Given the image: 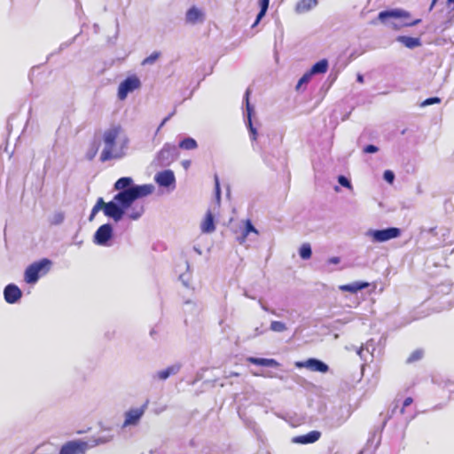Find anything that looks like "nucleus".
I'll return each mask as SVG.
<instances>
[{"label":"nucleus","instance_id":"1","mask_svg":"<svg viewBox=\"0 0 454 454\" xmlns=\"http://www.w3.org/2000/svg\"><path fill=\"white\" fill-rule=\"evenodd\" d=\"M250 94L251 90L247 88L243 98V101L246 105L245 123L249 131V137L253 143L255 142V144H253L254 150L260 153L261 157L268 166L273 167V162L267 155L268 150L265 146L266 139L262 135H258L257 129L253 124L252 117L254 114V107L250 103Z\"/></svg>","mask_w":454,"mask_h":454},{"label":"nucleus","instance_id":"2","mask_svg":"<svg viewBox=\"0 0 454 454\" xmlns=\"http://www.w3.org/2000/svg\"><path fill=\"white\" fill-rule=\"evenodd\" d=\"M155 187L152 184H135L130 176H122L114 184V190L118 191L117 193L129 194V202L131 203L151 195Z\"/></svg>","mask_w":454,"mask_h":454},{"label":"nucleus","instance_id":"3","mask_svg":"<svg viewBox=\"0 0 454 454\" xmlns=\"http://www.w3.org/2000/svg\"><path fill=\"white\" fill-rule=\"evenodd\" d=\"M411 17L409 12L394 8L387 9L379 12L377 20H372L371 24L376 25L377 21H380L385 25L391 27L393 29H399L401 27H413L421 22L420 19L414 20L412 21L404 20L403 22L397 23V20H406Z\"/></svg>","mask_w":454,"mask_h":454},{"label":"nucleus","instance_id":"4","mask_svg":"<svg viewBox=\"0 0 454 454\" xmlns=\"http://www.w3.org/2000/svg\"><path fill=\"white\" fill-rule=\"evenodd\" d=\"M121 131L122 128L120 124H113L104 131L102 139L105 147L100 154V161L106 162L113 159H121L125 156V152L114 150L116 139Z\"/></svg>","mask_w":454,"mask_h":454},{"label":"nucleus","instance_id":"5","mask_svg":"<svg viewBox=\"0 0 454 454\" xmlns=\"http://www.w3.org/2000/svg\"><path fill=\"white\" fill-rule=\"evenodd\" d=\"M129 194L116 193L110 201L105 202L104 215L114 222L119 223L134 204L129 202Z\"/></svg>","mask_w":454,"mask_h":454},{"label":"nucleus","instance_id":"6","mask_svg":"<svg viewBox=\"0 0 454 454\" xmlns=\"http://www.w3.org/2000/svg\"><path fill=\"white\" fill-rule=\"evenodd\" d=\"M52 265V262L48 258H43L29 264L24 272V280L28 285H35L39 278L46 275Z\"/></svg>","mask_w":454,"mask_h":454},{"label":"nucleus","instance_id":"7","mask_svg":"<svg viewBox=\"0 0 454 454\" xmlns=\"http://www.w3.org/2000/svg\"><path fill=\"white\" fill-rule=\"evenodd\" d=\"M402 231L398 227H387L385 229H368L364 237L372 243H384L401 236Z\"/></svg>","mask_w":454,"mask_h":454},{"label":"nucleus","instance_id":"8","mask_svg":"<svg viewBox=\"0 0 454 454\" xmlns=\"http://www.w3.org/2000/svg\"><path fill=\"white\" fill-rule=\"evenodd\" d=\"M114 227L110 223L102 224L93 235L94 244L101 247H111L114 239Z\"/></svg>","mask_w":454,"mask_h":454},{"label":"nucleus","instance_id":"9","mask_svg":"<svg viewBox=\"0 0 454 454\" xmlns=\"http://www.w3.org/2000/svg\"><path fill=\"white\" fill-rule=\"evenodd\" d=\"M140 79L136 74L126 77L118 87L117 97L120 100H124L128 95L141 87Z\"/></svg>","mask_w":454,"mask_h":454},{"label":"nucleus","instance_id":"10","mask_svg":"<svg viewBox=\"0 0 454 454\" xmlns=\"http://www.w3.org/2000/svg\"><path fill=\"white\" fill-rule=\"evenodd\" d=\"M177 155V148L175 145L165 144L157 153V160L161 167L168 166L175 160Z\"/></svg>","mask_w":454,"mask_h":454},{"label":"nucleus","instance_id":"11","mask_svg":"<svg viewBox=\"0 0 454 454\" xmlns=\"http://www.w3.org/2000/svg\"><path fill=\"white\" fill-rule=\"evenodd\" d=\"M148 403L149 400H146L141 407L127 411L124 415L125 419L122 427L137 426L139 423L140 419H142L143 415L145 414Z\"/></svg>","mask_w":454,"mask_h":454},{"label":"nucleus","instance_id":"12","mask_svg":"<svg viewBox=\"0 0 454 454\" xmlns=\"http://www.w3.org/2000/svg\"><path fill=\"white\" fill-rule=\"evenodd\" d=\"M88 449H90L89 442L74 440L65 443L61 447L59 454H85Z\"/></svg>","mask_w":454,"mask_h":454},{"label":"nucleus","instance_id":"13","mask_svg":"<svg viewBox=\"0 0 454 454\" xmlns=\"http://www.w3.org/2000/svg\"><path fill=\"white\" fill-rule=\"evenodd\" d=\"M297 368H307L311 372H317L321 373H326L329 371V366L324 361L310 357L305 361H299L295 363Z\"/></svg>","mask_w":454,"mask_h":454},{"label":"nucleus","instance_id":"14","mask_svg":"<svg viewBox=\"0 0 454 454\" xmlns=\"http://www.w3.org/2000/svg\"><path fill=\"white\" fill-rule=\"evenodd\" d=\"M154 180L159 186L164 188L175 186L176 184L175 174L171 169H165L158 172L154 176Z\"/></svg>","mask_w":454,"mask_h":454},{"label":"nucleus","instance_id":"15","mask_svg":"<svg viewBox=\"0 0 454 454\" xmlns=\"http://www.w3.org/2000/svg\"><path fill=\"white\" fill-rule=\"evenodd\" d=\"M4 297L7 303L15 304L22 297V291L15 284H8L4 289Z\"/></svg>","mask_w":454,"mask_h":454},{"label":"nucleus","instance_id":"16","mask_svg":"<svg viewBox=\"0 0 454 454\" xmlns=\"http://www.w3.org/2000/svg\"><path fill=\"white\" fill-rule=\"evenodd\" d=\"M205 20V12L196 6L190 7L185 13V22L190 25L201 24Z\"/></svg>","mask_w":454,"mask_h":454},{"label":"nucleus","instance_id":"17","mask_svg":"<svg viewBox=\"0 0 454 454\" xmlns=\"http://www.w3.org/2000/svg\"><path fill=\"white\" fill-rule=\"evenodd\" d=\"M321 437V432L318 430H312L305 434L296 435L292 438V442L295 444H311L317 442Z\"/></svg>","mask_w":454,"mask_h":454},{"label":"nucleus","instance_id":"18","mask_svg":"<svg viewBox=\"0 0 454 454\" xmlns=\"http://www.w3.org/2000/svg\"><path fill=\"white\" fill-rule=\"evenodd\" d=\"M181 367H182L181 364H179V363H176L174 364H171V365L168 366L167 368H165V369H163L161 371L157 372L153 375V379H158L160 380H166L170 376H173V375H176V373H178L180 369H181Z\"/></svg>","mask_w":454,"mask_h":454},{"label":"nucleus","instance_id":"19","mask_svg":"<svg viewBox=\"0 0 454 454\" xmlns=\"http://www.w3.org/2000/svg\"><path fill=\"white\" fill-rule=\"evenodd\" d=\"M247 361L252 364L265 367H278L279 365V363L273 358L248 356L247 357Z\"/></svg>","mask_w":454,"mask_h":454},{"label":"nucleus","instance_id":"20","mask_svg":"<svg viewBox=\"0 0 454 454\" xmlns=\"http://www.w3.org/2000/svg\"><path fill=\"white\" fill-rule=\"evenodd\" d=\"M369 286L368 282L356 281L353 283L340 286V290L342 292H348L351 294H356L358 291L364 290Z\"/></svg>","mask_w":454,"mask_h":454},{"label":"nucleus","instance_id":"21","mask_svg":"<svg viewBox=\"0 0 454 454\" xmlns=\"http://www.w3.org/2000/svg\"><path fill=\"white\" fill-rule=\"evenodd\" d=\"M317 4V0H300L296 3L294 10L296 13L302 14L312 10Z\"/></svg>","mask_w":454,"mask_h":454},{"label":"nucleus","instance_id":"22","mask_svg":"<svg viewBox=\"0 0 454 454\" xmlns=\"http://www.w3.org/2000/svg\"><path fill=\"white\" fill-rule=\"evenodd\" d=\"M396 41L401 43L408 49H414L421 45L419 37H412L408 35H398Z\"/></svg>","mask_w":454,"mask_h":454},{"label":"nucleus","instance_id":"23","mask_svg":"<svg viewBox=\"0 0 454 454\" xmlns=\"http://www.w3.org/2000/svg\"><path fill=\"white\" fill-rule=\"evenodd\" d=\"M200 228L203 233H211L215 230V217L210 210L207 212Z\"/></svg>","mask_w":454,"mask_h":454},{"label":"nucleus","instance_id":"24","mask_svg":"<svg viewBox=\"0 0 454 454\" xmlns=\"http://www.w3.org/2000/svg\"><path fill=\"white\" fill-rule=\"evenodd\" d=\"M329 67V62L326 59L316 62L309 69L313 75L325 74Z\"/></svg>","mask_w":454,"mask_h":454},{"label":"nucleus","instance_id":"25","mask_svg":"<svg viewBox=\"0 0 454 454\" xmlns=\"http://www.w3.org/2000/svg\"><path fill=\"white\" fill-rule=\"evenodd\" d=\"M254 232L255 234H258V231L254 226L251 220L247 219L245 222V227L242 231L241 235L238 238L240 244L244 243L246 241L247 237L249 235V233Z\"/></svg>","mask_w":454,"mask_h":454},{"label":"nucleus","instance_id":"26","mask_svg":"<svg viewBox=\"0 0 454 454\" xmlns=\"http://www.w3.org/2000/svg\"><path fill=\"white\" fill-rule=\"evenodd\" d=\"M129 209L130 210L129 212L127 211L126 215L129 219L134 221L138 220L145 212V207L142 205L131 206Z\"/></svg>","mask_w":454,"mask_h":454},{"label":"nucleus","instance_id":"27","mask_svg":"<svg viewBox=\"0 0 454 454\" xmlns=\"http://www.w3.org/2000/svg\"><path fill=\"white\" fill-rule=\"evenodd\" d=\"M184 312L189 313L191 315L196 316L201 310L200 304L192 300H187L184 301Z\"/></svg>","mask_w":454,"mask_h":454},{"label":"nucleus","instance_id":"28","mask_svg":"<svg viewBox=\"0 0 454 454\" xmlns=\"http://www.w3.org/2000/svg\"><path fill=\"white\" fill-rule=\"evenodd\" d=\"M179 147L184 150H194L198 147V143L194 138L187 137L180 141Z\"/></svg>","mask_w":454,"mask_h":454},{"label":"nucleus","instance_id":"29","mask_svg":"<svg viewBox=\"0 0 454 454\" xmlns=\"http://www.w3.org/2000/svg\"><path fill=\"white\" fill-rule=\"evenodd\" d=\"M104 207H105V201H104V199L99 197L98 200H97V202L96 204L93 206L91 211H90V214L89 215V221L91 222L94 220L96 215L100 211L102 210L104 212Z\"/></svg>","mask_w":454,"mask_h":454},{"label":"nucleus","instance_id":"30","mask_svg":"<svg viewBox=\"0 0 454 454\" xmlns=\"http://www.w3.org/2000/svg\"><path fill=\"white\" fill-rule=\"evenodd\" d=\"M299 255L303 260H309L312 255V248L309 243H303L299 248Z\"/></svg>","mask_w":454,"mask_h":454},{"label":"nucleus","instance_id":"31","mask_svg":"<svg viewBox=\"0 0 454 454\" xmlns=\"http://www.w3.org/2000/svg\"><path fill=\"white\" fill-rule=\"evenodd\" d=\"M112 438H113V436H111V435L93 438L92 440L88 441L90 442V448L109 442L112 440Z\"/></svg>","mask_w":454,"mask_h":454},{"label":"nucleus","instance_id":"32","mask_svg":"<svg viewBox=\"0 0 454 454\" xmlns=\"http://www.w3.org/2000/svg\"><path fill=\"white\" fill-rule=\"evenodd\" d=\"M287 329L285 323L280 321H271L270 330L275 333H283Z\"/></svg>","mask_w":454,"mask_h":454},{"label":"nucleus","instance_id":"33","mask_svg":"<svg viewBox=\"0 0 454 454\" xmlns=\"http://www.w3.org/2000/svg\"><path fill=\"white\" fill-rule=\"evenodd\" d=\"M423 356V351L421 349H416L411 353V355L406 359L407 364H411L416 361H419Z\"/></svg>","mask_w":454,"mask_h":454},{"label":"nucleus","instance_id":"34","mask_svg":"<svg viewBox=\"0 0 454 454\" xmlns=\"http://www.w3.org/2000/svg\"><path fill=\"white\" fill-rule=\"evenodd\" d=\"M345 419L341 418H338L336 420L333 417H329L326 419L325 423L330 428H336L340 427L344 423Z\"/></svg>","mask_w":454,"mask_h":454},{"label":"nucleus","instance_id":"35","mask_svg":"<svg viewBox=\"0 0 454 454\" xmlns=\"http://www.w3.org/2000/svg\"><path fill=\"white\" fill-rule=\"evenodd\" d=\"M98 152V145H97L96 143H93L86 153V159L89 160H92L96 157Z\"/></svg>","mask_w":454,"mask_h":454},{"label":"nucleus","instance_id":"36","mask_svg":"<svg viewBox=\"0 0 454 454\" xmlns=\"http://www.w3.org/2000/svg\"><path fill=\"white\" fill-rule=\"evenodd\" d=\"M313 74L310 71H307L298 81L296 88L299 89L302 84H307L312 78Z\"/></svg>","mask_w":454,"mask_h":454},{"label":"nucleus","instance_id":"37","mask_svg":"<svg viewBox=\"0 0 454 454\" xmlns=\"http://www.w3.org/2000/svg\"><path fill=\"white\" fill-rule=\"evenodd\" d=\"M159 57L160 52L154 51L143 60L142 65H152L159 59Z\"/></svg>","mask_w":454,"mask_h":454},{"label":"nucleus","instance_id":"38","mask_svg":"<svg viewBox=\"0 0 454 454\" xmlns=\"http://www.w3.org/2000/svg\"><path fill=\"white\" fill-rule=\"evenodd\" d=\"M442 99L439 97H430L426 98L421 104L420 106L426 107L431 105L441 103Z\"/></svg>","mask_w":454,"mask_h":454},{"label":"nucleus","instance_id":"39","mask_svg":"<svg viewBox=\"0 0 454 454\" xmlns=\"http://www.w3.org/2000/svg\"><path fill=\"white\" fill-rule=\"evenodd\" d=\"M338 183L340 184V185H341L343 187H346L348 189L352 188L350 180L344 175H340L338 176Z\"/></svg>","mask_w":454,"mask_h":454},{"label":"nucleus","instance_id":"40","mask_svg":"<svg viewBox=\"0 0 454 454\" xmlns=\"http://www.w3.org/2000/svg\"><path fill=\"white\" fill-rule=\"evenodd\" d=\"M215 193L217 203H220L221 200V187L218 176H215Z\"/></svg>","mask_w":454,"mask_h":454},{"label":"nucleus","instance_id":"41","mask_svg":"<svg viewBox=\"0 0 454 454\" xmlns=\"http://www.w3.org/2000/svg\"><path fill=\"white\" fill-rule=\"evenodd\" d=\"M383 179L388 184H393L395 180V173L389 169L385 170L383 173Z\"/></svg>","mask_w":454,"mask_h":454},{"label":"nucleus","instance_id":"42","mask_svg":"<svg viewBox=\"0 0 454 454\" xmlns=\"http://www.w3.org/2000/svg\"><path fill=\"white\" fill-rule=\"evenodd\" d=\"M179 280L184 286L188 287L190 285L191 275L189 273H182L179 275Z\"/></svg>","mask_w":454,"mask_h":454},{"label":"nucleus","instance_id":"43","mask_svg":"<svg viewBox=\"0 0 454 454\" xmlns=\"http://www.w3.org/2000/svg\"><path fill=\"white\" fill-rule=\"evenodd\" d=\"M377 152H379V147L374 145H366L363 148L364 153H376Z\"/></svg>","mask_w":454,"mask_h":454},{"label":"nucleus","instance_id":"44","mask_svg":"<svg viewBox=\"0 0 454 454\" xmlns=\"http://www.w3.org/2000/svg\"><path fill=\"white\" fill-rule=\"evenodd\" d=\"M413 403V399L411 397H406L403 401V403H402V407L400 409V413H404V410L405 408H407L408 406L411 405V403Z\"/></svg>","mask_w":454,"mask_h":454},{"label":"nucleus","instance_id":"45","mask_svg":"<svg viewBox=\"0 0 454 454\" xmlns=\"http://www.w3.org/2000/svg\"><path fill=\"white\" fill-rule=\"evenodd\" d=\"M115 27H116V31H115V35L113 38H110L109 39V43L114 44L115 43V41L119 35V31H120V25H119V20L118 19H115Z\"/></svg>","mask_w":454,"mask_h":454},{"label":"nucleus","instance_id":"46","mask_svg":"<svg viewBox=\"0 0 454 454\" xmlns=\"http://www.w3.org/2000/svg\"><path fill=\"white\" fill-rule=\"evenodd\" d=\"M397 408H398V404H397V403H395V407L391 410V414H390L387 418H386V419L383 420L382 425H381V427L380 428V432H379V434H381V432H382L383 428L385 427V426H386V424H387V419H389V418H390V417H391V416L395 412V410H396Z\"/></svg>","mask_w":454,"mask_h":454},{"label":"nucleus","instance_id":"47","mask_svg":"<svg viewBox=\"0 0 454 454\" xmlns=\"http://www.w3.org/2000/svg\"><path fill=\"white\" fill-rule=\"evenodd\" d=\"M267 11H268L267 9H261L260 8V11H259V12L256 15V21L257 22H260L262 20V19L265 16Z\"/></svg>","mask_w":454,"mask_h":454},{"label":"nucleus","instance_id":"48","mask_svg":"<svg viewBox=\"0 0 454 454\" xmlns=\"http://www.w3.org/2000/svg\"><path fill=\"white\" fill-rule=\"evenodd\" d=\"M128 144H129V138L124 137L121 141V147L118 151L125 152V149H127V147H128Z\"/></svg>","mask_w":454,"mask_h":454},{"label":"nucleus","instance_id":"49","mask_svg":"<svg viewBox=\"0 0 454 454\" xmlns=\"http://www.w3.org/2000/svg\"><path fill=\"white\" fill-rule=\"evenodd\" d=\"M270 0H259V7L261 9H269Z\"/></svg>","mask_w":454,"mask_h":454},{"label":"nucleus","instance_id":"50","mask_svg":"<svg viewBox=\"0 0 454 454\" xmlns=\"http://www.w3.org/2000/svg\"><path fill=\"white\" fill-rule=\"evenodd\" d=\"M259 303H260V305H261V308H262L264 311H266V312H270V313H271V314H273V315H276V316H278V315L276 313V311H275L274 309H269L267 306H265V305H264L261 301H259Z\"/></svg>","mask_w":454,"mask_h":454},{"label":"nucleus","instance_id":"51","mask_svg":"<svg viewBox=\"0 0 454 454\" xmlns=\"http://www.w3.org/2000/svg\"><path fill=\"white\" fill-rule=\"evenodd\" d=\"M340 262V258L339 256H333L328 259L329 264H338Z\"/></svg>","mask_w":454,"mask_h":454},{"label":"nucleus","instance_id":"52","mask_svg":"<svg viewBox=\"0 0 454 454\" xmlns=\"http://www.w3.org/2000/svg\"><path fill=\"white\" fill-rule=\"evenodd\" d=\"M63 219H64V216L61 214H58L55 215L54 223L59 224V223H62Z\"/></svg>","mask_w":454,"mask_h":454},{"label":"nucleus","instance_id":"53","mask_svg":"<svg viewBox=\"0 0 454 454\" xmlns=\"http://www.w3.org/2000/svg\"><path fill=\"white\" fill-rule=\"evenodd\" d=\"M436 231V227H431V228H429V229H427V230H424V229H423V230H422V233H423L424 231H427V234H430V235H436V231Z\"/></svg>","mask_w":454,"mask_h":454},{"label":"nucleus","instance_id":"54","mask_svg":"<svg viewBox=\"0 0 454 454\" xmlns=\"http://www.w3.org/2000/svg\"><path fill=\"white\" fill-rule=\"evenodd\" d=\"M449 391L450 393V398H454V383H449L448 385Z\"/></svg>","mask_w":454,"mask_h":454},{"label":"nucleus","instance_id":"55","mask_svg":"<svg viewBox=\"0 0 454 454\" xmlns=\"http://www.w3.org/2000/svg\"><path fill=\"white\" fill-rule=\"evenodd\" d=\"M356 82L360 83H363L364 82V77L362 74H356Z\"/></svg>","mask_w":454,"mask_h":454},{"label":"nucleus","instance_id":"56","mask_svg":"<svg viewBox=\"0 0 454 454\" xmlns=\"http://www.w3.org/2000/svg\"><path fill=\"white\" fill-rule=\"evenodd\" d=\"M71 43H63L60 44L59 50H58V52H60L61 51H63L64 49H66L67 47H68V45L70 44Z\"/></svg>","mask_w":454,"mask_h":454},{"label":"nucleus","instance_id":"57","mask_svg":"<svg viewBox=\"0 0 454 454\" xmlns=\"http://www.w3.org/2000/svg\"><path fill=\"white\" fill-rule=\"evenodd\" d=\"M168 122V121L164 118L161 122L160 123L158 129H157V131H159L166 123Z\"/></svg>","mask_w":454,"mask_h":454},{"label":"nucleus","instance_id":"58","mask_svg":"<svg viewBox=\"0 0 454 454\" xmlns=\"http://www.w3.org/2000/svg\"><path fill=\"white\" fill-rule=\"evenodd\" d=\"M254 332H255V334H254L255 336H257V335H261V334H262V333H263V331H261L258 327H256V328L254 329Z\"/></svg>","mask_w":454,"mask_h":454},{"label":"nucleus","instance_id":"59","mask_svg":"<svg viewBox=\"0 0 454 454\" xmlns=\"http://www.w3.org/2000/svg\"><path fill=\"white\" fill-rule=\"evenodd\" d=\"M175 113H176V112H175V110H174V111H173L172 113H170L168 116H166V117H165V119L168 121L171 119V117L175 114Z\"/></svg>","mask_w":454,"mask_h":454},{"label":"nucleus","instance_id":"60","mask_svg":"<svg viewBox=\"0 0 454 454\" xmlns=\"http://www.w3.org/2000/svg\"><path fill=\"white\" fill-rule=\"evenodd\" d=\"M175 113H176V112H175V110H174V111H173L172 113H170L168 116H166V117H165V119L168 121L171 119V117L175 114Z\"/></svg>","mask_w":454,"mask_h":454},{"label":"nucleus","instance_id":"61","mask_svg":"<svg viewBox=\"0 0 454 454\" xmlns=\"http://www.w3.org/2000/svg\"><path fill=\"white\" fill-rule=\"evenodd\" d=\"M175 113H176V112H175V110H174V111H173L172 113H170L168 116H166V117H165V119L168 121L171 119V117L175 114Z\"/></svg>","mask_w":454,"mask_h":454},{"label":"nucleus","instance_id":"62","mask_svg":"<svg viewBox=\"0 0 454 454\" xmlns=\"http://www.w3.org/2000/svg\"><path fill=\"white\" fill-rule=\"evenodd\" d=\"M175 113H176V112H175V110H174V111H173L172 113H170L168 116H166V117H165V119L168 121L171 119V117L175 114Z\"/></svg>","mask_w":454,"mask_h":454},{"label":"nucleus","instance_id":"63","mask_svg":"<svg viewBox=\"0 0 454 454\" xmlns=\"http://www.w3.org/2000/svg\"><path fill=\"white\" fill-rule=\"evenodd\" d=\"M377 434V430H375L372 434V436L368 439V442H370L371 441L373 440V438L375 437Z\"/></svg>","mask_w":454,"mask_h":454},{"label":"nucleus","instance_id":"64","mask_svg":"<svg viewBox=\"0 0 454 454\" xmlns=\"http://www.w3.org/2000/svg\"><path fill=\"white\" fill-rule=\"evenodd\" d=\"M436 2H437V0H432V3H431L429 10H432L434 8V6L435 5Z\"/></svg>","mask_w":454,"mask_h":454}]
</instances>
